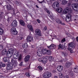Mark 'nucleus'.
Here are the masks:
<instances>
[{
    "mask_svg": "<svg viewBox=\"0 0 78 78\" xmlns=\"http://www.w3.org/2000/svg\"><path fill=\"white\" fill-rule=\"evenodd\" d=\"M22 39H23V37H21L20 38V40H22Z\"/></svg>",
    "mask_w": 78,
    "mask_h": 78,
    "instance_id": "680f3d73",
    "label": "nucleus"
},
{
    "mask_svg": "<svg viewBox=\"0 0 78 78\" xmlns=\"http://www.w3.org/2000/svg\"><path fill=\"white\" fill-rule=\"evenodd\" d=\"M51 51L50 50H48L47 49V52L46 54H47L48 55H51Z\"/></svg>",
    "mask_w": 78,
    "mask_h": 78,
    "instance_id": "72a5a7b5",
    "label": "nucleus"
},
{
    "mask_svg": "<svg viewBox=\"0 0 78 78\" xmlns=\"http://www.w3.org/2000/svg\"><path fill=\"white\" fill-rule=\"evenodd\" d=\"M76 18L77 20H78V16H76Z\"/></svg>",
    "mask_w": 78,
    "mask_h": 78,
    "instance_id": "e2e57ef3",
    "label": "nucleus"
},
{
    "mask_svg": "<svg viewBox=\"0 0 78 78\" xmlns=\"http://www.w3.org/2000/svg\"><path fill=\"white\" fill-rule=\"evenodd\" d=\"M13 67H13V65H12V63L9 64L8 65H7L6 67L7 70H12Z\"/></svg>",
    "mask_w": 78,
    "mask_h": 78,
    "instance_id": "1a4fd4ad",
    "label": "nucleus"
},
{
    "mask_svg": "<svg viewBox=\"0 0 78 78\" xmlns=\"http://www.w3.org/2000/svg\"><path fill=\"white\" fill-rule=\"evenodd\" d=\"M27 27L30 31H33V28L32 25L30 24H28L27 25Z\"/></svg>",
    "mask_w": 78,
    "mask_h": 78,
    "instance_id": "6ab92c4d",
    "label": "nucleus"
},
{
    "mask_svg": "<svg viewBox=\"0 0 78 78\" xmlns=\"http://www.w3.org/2000/svg\"><path fill=\"white\" fill-rule=\"evenodd\" d=\"M62 45L60 44L58 45V49H59V48H62Z\"/></svg>",
    "mask_w": 78,
    "mask_h": 78,
    "instance_id": "c03bdc74",
    "label": "nucleus"
},
{
    "mask_svg": "<svg viewBox=\"0 0 78 78\" xmlns=\"http://www.w3.org/2000/svg\"><path fill=\"white\" fill-rule=\"evenodd\" d=\"M18 58H19L18 59V61H19V62H20L21 61V60H22V57L20 55Z\"/></svg>",
    "mask_w": 78,
    "mask_h": 78,
    "instance_id": "37998d69",
    "label": "nucleus"
},
{
    "mask_svg": "<svg viewBox=\"0 0 78 78\" xmlns=\"http://www.w3.org/2000/svg\"><path fill=\"white\" fill-rule=\"evenodd\" d=\"M47 62V58H44L42 60V62L43 64H46Z\"/></svg>",
    "mask_w": 78,
    "mask_h": 78,
    "instance_id": "a878e982",
    "label": "nucleus"
},
{
    "mask_svg": "<svg viewBox=\"0 0 78 78\" xmlns=\"http://www.w3.org/2000/svg\"><path fill=\"white\" fill-rule=\"evenodd\" d=\"M20 56V54H19V52L17 51H15V52H14V54L13 55V58L14 59H18L19 57Z\"/></svg>",
    "mask_w": 78,
    "mask_h": 78,
    "instance_id": "20e7f679",
    "label": "nucleus"
},
{
    "mask_svg": "<svg viewBox=\"0 0 78 78\" xmlns=\"http://www.w3.org/2000/svg\"><path fill=\"white\" fill-rule=\"evenodd\" d=\"M24 49H26L28 47V44L27 43H25L22 46Z\"/></svg>",
    "mask_w": 78,
    "mask_h": 78,
    "instance_id": "bb28decb",
    "label": "nucleus"
},
{
    "mask_svg": "<svg viewBox=\"0 0 78 78\" xmlns=\"http://www.w3.org/2000/svg\"><path fill=\"white\" fill-rule=\"evenodd\" d=\"M34 25H37V23L35 22V23H34Z\"/></svg>",
    "mask_w": 78,
    "mask_h": 78,
    "instance_id": "0e129e2a",
    "label": "nucleus"
},
{
    "mask_svg": "<svg viewBox=\"0 0 78 78\" xmlns=\"http://www.w3.org/2000/svg\"><path fill=\"white\" fill-rule=\"evenodd\" d=\"M12 56V53H11L10 51H8L6 54V56L8 58H11V56Z\"/></svg>",
    "mask_w": 78,
    "mask_h": 78,
    "instance_id": "f3484780",
    "label": "nucleus"
},
{
    "mask_svg": "<svg viewBox=\"0 0 78 78\" xmlns=\"http://www.w3.org/2000/svg\"><path fill=\"white\" fill-rule=\"evenodd\" d=\"M48 59L50 62H52L53 61V57H52L51 56H50L48 58Z\"/></svg>",
    "mask_w": 78,
    "mask_h": 78,
    "instance_id": "2f4dec72",
    "label": "nucleus"
},
{
    "mask_svg": "<svg viewBox=\"0 0 78 78\" xmlns=\"http://www.w3.org/2000/svg\"><path fill=\"white\" fill-rule=\"evenodd\" d=\"M62 54L65 57H67V55H68L67 53L65 52H62Z\"/></svg>",
    "mask_w": 78,
    "mask_h": 78,
    "instance_id": "c9c22d12",
    "label": "nucleus"
},
{
    "mask_svg": "<svg viewBox=\"0 0 78 78\" xmlns=\"http://www.w3.org/2000/svg\"><path fill=\"white\" fill-rule=\"evenodd\" d=\"M71 7L75 11H78V4L77 3L73 4L71 5Z\"/></svg>",
    "mask_w": 78,
    "mask_h": 78,
    "instance_id": "423d86ee",
    "label": "nucleus"
},
{
    "mask_svg": "<svg viewBox=\"0 0 78 78\" xmlns=\"http://www.w3.org/2000/svg\"><path fill=\"white\" fill-rule=\"evenodd\" d=\"M55 21L57 23H58L61 24V25H65V23H62V21H61L59 19H56Z\"/></svg>",
    "mask_w": 78,
    "mask_h": 78,
    "instance_id": "4468645a",
    "label": "nucleus"
},
{
    "mask_svg": "<svg viewBox=\"0 0 78 78\" xmlns=\"http://www.w3.org/2000/svg\"><path fill=\"white\" fill-rule=\"evenodd\" d=\"M30 56L29 55H27L26 56L24 59V61L25 62H28L29 61V60L30 59Z\"/></svg>",
    "mask_w": 78,
    "mask_h": 78,
    "instance_id": "a211bd4d",
    "label": "nucleus"
},
{
    "mask_svg": "<svg viewBox=\"0 0 78 78\" xmlns=\"http://www.w3.org/2000/svg\"><path fill=\"white\" fill-rule=\"evenodd\" d=\"M23 64V62H22L20 63L19 65L20 66H22Z\"/></svg>",
    "mask_w": 78,
    "mask_h": 78,
    "instance_id": "603ef678",
    "label": "nucleus"
},
{
    "mask_svg": "<svg viewBox=\"0 0 78 78\" xmlns=\"http://www.w3.org/2000/svg\"><path fill=\"white\" fill-rule=\"evenodd\" d=\"M57 69L58 72H62L63 70V66H58L57 68Z\"/></svg>",
    "mask_w": 78,
    "mask_h": 78,
    "instance_id": "ddd939ff",
    "label": "nucleus"
},
{
    "mask_svg": "<svg viewBox=\"0 0 78 78\" xmlns=\"http://www.w3.org/2000/svg\"><path fill=\"white\" fill-rule=\"evenodd\" d=\"M9 51H10V52L12 53H14L15 51H16V49L14 48H11L9 49Z\"/></svg>",
    "mask_w": 78,
    "mask_h": 78,
    "instance_id": "4be33fe9",
    "label": "nucleus"
},
{
    "mask_svg": "<svg viewBox=\"0 0 78 78\" xmlns=\"http://www.w3.org/2000/svg\"><path fill=\"white\" fill-rule=\"evenodd\" d=\"M53 72L54 73H56V71H55V70H53Z\"/></svg>",
    "mask_w": 78,
    "mask_h": 78,
    "instance_id": "69168bd1",
    "label": "nucleus"
},
{
    "mask_svg": "<svg viewBox=\"0 0 78 78\" xmlns=\"http://www.w3.org/2000/svg\"><path fill=\"white\" fill-rule=\"evenodd\" d=\"M12 25L14 27H17V22L16 20H15L12 22Z\"/></svg>",
    "mask_w": 78,
    "mask_h": 78,
    "instance_id": "dca6fc26",
    "label": "nucleus"
},
{
    "mask_svg": "<svg viewBox=\"0 0 78 78\" xmlns=\"http://www.w3.org/2000/svg\"><path fill=\"white\" fill-rule=\"evenodd\" d=\"M67 3V1H65V0L63 1L62 2V5H64L65 4H66Z\"/></svg>",
    "mask_w": 78,
    "mask_h": 78,
    "instance_id": "79ce46f5",
    "label": "nucleus"
},
{
    "mask_svg": "<svg viewBox=\"0 0 78 78\" xmlns=\"http://www.w3.org/2000/svg\"><path fill=\"white\" fill-rule=\"evenodd\" d=\"M2 54L3 55H6L7 53V50L6 49H4L2 50Z\"/></svg>",
    "mask_w": 78,
    "mask_h": 78,
    "instance_id": "412c9836",
    "label": "nucleus"
},
{
    "mask_svg": "<svg viewBox=\"0 0 78 78\" xmlns=\"http://www.w3.org/2000/svg\"><path fill=\"white\" fill-rule=\"evenodd\" d=\"M13 14H15V13H16V10H13Z\"/></svg>",
    "mask_w": 78,
    "mask_h": 78,
    "instance_id": "4d7b16f0",
    "label": "nucleus"
},
{
    "mask_svg": "<svg viewBox=\"0 0 78 78\" xmlns=\"http://www.w3.org/2000/svg\"><path fill=\"white\" fill-rule=\"evenodd\" d=\"M0 66L1 67H4L6 66V65H5V63H1L0 64Z\"/></svg>",
    "mask_w": 78,
    "mask_h": 78,
    "instance_id": "ea45409f",
    "label": "nucleus"
},
{
    "mask_svg": "<svg viewBox=\"0 0 78 78\" xmlns=\"http://www.w3.org/2000/svg\"><path fill=\"white\" fill-rule=\"evenodd\" d=\"M59 78H62V77H63V76H64V74H63V73H59Z\"/></svg>",
    "mask_w": 78,
    "mask_h": 78,
    "instance_id": "e433bc0d",
    "label": "nucleus"
},
{
    "mask_svg": "<svg viewBox=\"0 0 78 78\" xmlns=\"http://www.w3.org/2000/svg\"><path fill=\"white\" fill-rule=\"evenodd\" d=\"M42 52V54H43V55H45L46 54H47V49H45L44 50H43V49Z\"/></svg>",
    "mask_w": 78,
    "mask_h": 78,
    "instance_id": "473e14b6",
    "label": "nucleus"
},
{
    "mask_svg": "<svg viewBox=\"0 0 78 78\" xmlns=\"http://www.w3.org/2000/svg\"><path fill=\"white\" fill-rule=\"evenodd\" d=\"M2 49H3V46L2 45H0V50H2Z\"/></svg>",
    "mask_w": 78,
    "mask_h": 78,
    "instance_id": "a18cd8bd",
    "label": "nucleus"
},
{
    "mask_svg": "<svg viewBox=\"0 0 78 78\" xmlns=\"http://www.w3.org/2000/svg\"><path fill=\"white\" fill-rule=\"evenodd\" d=\"M73 71L75 73H78V66H76L73 69Z\"/></svg>",
    "mask_w": 78,
    "mask_h": 78,
    "instance_id": "b1692460",
    "label": "nucleus"
},
{
    "mask_svg": "<svg viewBox=\"0 0 78 78\" xmlns=\"http://www.w3.org/2000/svg\"><path fill=\"white\" fill-rule=\"evenodd\" d=\"M75 48V46L73 42L69 43L68 45V48H67L68 50L70 51V53H73L72 49Z\"/></svg>",
    "mask_w": 78,
    "mask_h": 78,
    "instance_id": "f03ea898",
    "label": "nucleus"
},
{
    "mask_svg": "<svg viewBox=\"0 0 78 78\" xmlns=\"http://www.w3.org/2000/svg\"><path fill=\"white\" fill-rule=\"evenodd\" d=\"M26 75L27 76H28L30 77V73H27L26 74Z\"/></svg>",
    "mask_w": 78,
    "mask_h": 78,
    "instance_id": "49530a36",
    "label": "nucleus"
},
{
    "mask_svg": "<svg viewBox=\"0 0 78 78\" xmlns=\"http://www.w3.org/2000/svg\"><path fill=\"white\" fill-rule=\"evenodd\" d=\"M72 10L71 9H69V7H66L65 9L63 12V14H66L67 13H69L67 15L66 18V22H70L72 18V15L70 14L72 13Z\"/></svg>",
    "mask_w": 78,
    "mask_h": 78,
    "instance_id": "f257e3e1",
    "label": "nucleus"
},
{
    "mask_svg": "<svg viewBox=\"0 0 78 78\" xmlns=\"http://www.w3.org/2000/svg\"><path fill=\"white\" fill-rule=\"evenodd\" d=\"M71 65H72V63L71 62H66V66L67 68H68V67H69Z\"/></svg>",
    "mask_w": 78,
    "mask_h": 78,
    "instance_id": "393cba45",
    "label": "nucleus"
},
{
    "mask_svg": "<svg viewBox=\"0 0 78 78\" xmlns=\"http://www.w3.org/2000/svg\"><path fill=\"white\" fill-rule=\"evenodd\" d=\"M11 31L14 35H17V31L16 30V28L15 27H12L11 29Z\"/></svg>",
    "mask_w": 78,
    "mask_h": 78,
    "instance_id": "6e6552de",
    "label": "nucleus"
},
{
    "mask_svg": "<svg viewBox=\"0 0 78 78\" xmlns=\"http://www.w3.org/2000/svg\"><path fill=\"white\" fill-rule=\"evenodd\" d=\"M16 3H18V4H19V5H20V2L17 1H16Z\"/></svg>",
    "mask_w": 78,
    "mask_h": 78,
    "instance_id": "6e6d98bb",
    "label": "nucleus"
},
{
    "mask_svg": "<svg viewBox=\"0 0 78 78\" xmlns=\"http://www.w3.org/2000/svg\"><path fill=\"white\" fill-rule=\"evenodd\" d=\"M47 30V26H45L44 27V31H46Z\"/></svg>",
    "mask_w": 78,
    "mask_h": 78,
    "instance_id": "09e8293b",
    "label": "nucleus"
},
{
    "mask_svg": "<svg viewBox=\"0 0 78 78\" xmlns=\"http://www.w3.org/2000/svg\"><path fill=\"white\" fill-rule=\"evenodd\" d=\"M54 78H58V76H55Z\"/></svg>",
    "mask_w": 78,
    "mask_h": 78,
    "instance_id": "774afa93",
    "label": "nucleus"
},
{
    "mask_svg": "<svg viewBox=\"0 0 78 78\" xmlns=\"http://www.w3.org/2000/svg\"><path fill=\"white\" fill-rule=\"evenodd\" d=\"M51 76V73L48 72H44L43 74V77L44 78H50Z\"/></svg>",
    "mask_w": 78,
    "mask_h": 78,
    "instance_id": "7ed1b4c3",
    "label": "nucleus"
},
{
    "mask_svg": "<svg viewBox=\"0 0 78 78\" xmlns=\"http://www.w3.org/2000/svg\"><path fill=\"white\" fill-rule=\"evenodd\" d=\"M25 21H27L28 20H27V16H25Z\"/></svg>",
    "mask_w": 78,
    "mask_h": 78,
    "instance_id": "5fc2aeb1",
    "label": "nucleus"
},
{
    "mask_svg": "<svg viewBox=\"0 0 78 78\" xmlns=\"http://www.w3.org/2000/svg\"><path fill=\"white\" fill-rule=\"evenodd\" d=\"M36 7H37V8H39V6H38V5H36Z\"/></svg>",
    "mask_w": 78,
    "mask_h": 78,
    "instance_id": "338daca9",
    "label": "nucleus"
},
{
    "mask_svg": "<svg viewBox=\"0 0 78 78\" xmlns=\"http://www.w3.org/2000/svg\"><path fill=\"white\" fill-rule=\"evenodd\" d=\"M7 10L8 11H10V10H11L12 9V7L10 5H8L7 6Z\"/></svg>",
    "mask_w": 78,
    "mask_h": 78,
    "instance_id": "cd10ccee",
    "label": "nucleus"
},
{
    "mask_svg": "<svg viewBox=\"0 0 78 78\" xmlns=\"http://www.w3.org/2000/svg\"><path fill=\"white\" fill-rule=\"evenodd\" d=\"M7 20L8 22H9L10 21V18H8L7 19Z\"/></svg>",
    "mask_w": 78,
    "mask_h": 78,
    "instance_id": "864d4df0",
    "label": "nucleus"
},
{
    "mask_svg": "<svg viewBox=\"0 0 78 78\" xmlns=\"http://www.w3.org/2000/svg\"><path fill=\"white\" fill-rule=\"evenodd\" d=\"M15 61L16 60L15 59H14L13 58L12 59L11 62H12V63H13L12 65H14V64Z\"/></svg>",
    "mask_w": 78,
    "mask_h": 78,
    "instance_id": "a19ab883",
    "label": "nucleus"
},
{
    "mask_svg": "<svg viewBox=\"0 0 78 78\" xmlns=\"http://www.w3.org/2000/svg\"><path fill=\"white\" fill-rule=\"evenodd\" d=\"M47 47L48 48L50 49V50H52V49H53V48H56V46H55L54 44H52L50 46H47Z\"/></svg>",
    "mask_w": 78,
    "mask_h": 78,
    "instance_id": "2eb2a0df",
    "label": "nucleus"
},
{
    "mask_svg": "<svg viewBox=\"0 0 78 78\" xmlns=\"http://www.w3.org/2000/svg\"><path fill=\"white\" fill-rule=\"evenodd\" d=\"M18 64V62H17V60H15V63L13 64V67H16L17 66V65Z\"/></svg>",
    "mask_w": 78,
    "mask_h": 78,
    "instance_id": "f704fd0d",
    "label": "nucleus"
},
{
    "mask_svg": "<svg viewBox=\"0 0 78 78\" xmlns=\"http://www.w3.org/2000/svg\"><path fill=\"white\" fill-rule=\"evenodd\" d=\"M37 21L38 23H41V20L39 19H37Z\"/></svg>",
    "mask_w": 78,
    "mask_h": 78,
    "instance_id": "8fccbe9b",
    "label": "nucleus"
},
{
    "mask_svg": "<svg viewBox=\"0 0 78 78\" xmlns=\"http://www.w3.org/2000/svg\"><path fill=\"white\" fill-rule=\"evenodd\" d=\"M20 25H22V26H23V27H24V26H25V22L23 20H20Z\"/></svg>",
    "mask_w": 78,
    "mask_h": 78,
    "instance_id": "5701e85b",
    "label": "nucleus"
},
{
    "mask_svg": "<svg viewBox=\"0 0 78 78\" xmlns=\"http://www.w3.org/2000/svg\"><path fill=\"white\" fill-rule=\"evenodd\" d=\"M76 41L77 42H78V37H77L76 38Z\"/></svg>",
    "mask_w": 78,
    "mask_h": 78,
    "instance_id": "052dcab7",
    "label": "nucleus"
},
{
    "mask_svg": "<svg viewBox=\"0 0 78 78\" xmlns=\"http://www.w3.org/2000/svg\"><path fill=\"white\" fill-rule=\"evenodd\" d=\"M43 50V49L41 47L39 48L37 50V54L38 56L41 57V56H42V51Z\"/></svg>",
    "mask_w": 78,
    "mask_h": 78,
    "instance_id": "39448f33",
    "label": "nucleus"
},
{
    "mask_svg": "<svg viewBox=\"0 0 78 78\" xmlns=\"http://www.w3.org/2000/svg\"><path fill=\"white\" fill-rule=\"evenodd\" d=\"M69 77L68 75L64 76V78H69Z\"/></svg>",
    "mask_w": 78,
    "mask_h": 78,
    "instance_id": "3c124183",
    "label": "nucleus"
},
{
    "mask_svg": "<svg viewBox=\"0 0 78 78\" xmlns=\"http://www.w3.org/2000/svg\"><path fill=\"white\" fill-rule=\"evenodd\" d=\"M4 33V30L2 28H0V35H2Z\"/></svg>",
    "mask_w": 78,
    "mask_h": 78,
    "instance_id": "7c9ffc66",
    "label": "nucleus"
},
{
    "mask_svg": "<svg viewBox=\"0 0 78 78\" xmlns=\"http://www.w3.org/2000/svg\"><path fill=\"white\" fill-rule=\"evenodd\" d=\"M59 4L57 2H55L52 5V7L54 9H57L59 8Z\"/></svg>",
    "mask_w": 78,
    "mask_h": 78,
    "instance_id": "0eeeda50",
    "label": "nucleus"
},
{
    "mask_svg": "<svg viewBox=\"0 0 78 78\" xmlns=\"http://www.w3.org/2000/svg\"><path fill=\"white\" fill-rule=\"evenodd\" d=\"M68 73L69 74V75L71 78H73V77L74 76V74H73V73L72 70L70 69L69 70Z\"/></svg>",
    "mask_w": 78,
    "mask_h": 78,
    "instance_id": "9b49d317",
    "label": "nucleus"
},
{
    "mask_svg": "<svg viewBox=\"0 0 78 78\" xmlns=\"http://www.w3.org/2000/svg\"><path fill=\"white\" fill-rule=\"evenodd\" d=\"M65 41L66 39H65V38H64L62 40L61 42H62V43H63V42H65Z\"/></svg>",
    "mask_w": 78,
    "mask_h": 78,
    "instance_id": "de8ad7c7",
    "label": "nucleus"
},
{
    "mask_svg": "<svg viewBox=\"0 0 78 78\" xmlns=\"http://www.w3.org/2000/svg\"><path fill=\"white\" fill-rule=\"evenodd\" d=\"M35 33L39 36H41L42 35V33H41V31L39 29H37L35 30Z\"/></svg>",
    "mask_w": 78,
    "mask_h": 78,
    "instance_id": "9d476101",
    "label": "nucleus"
},
{
    "mask_svg": "<svg viewBox=\"0 0 78 78\" xmlns=\"http://www.w3.org/2000/svg\"><path fill=\"white\" fill-rule=\"evenodd\" d=\"M56 11L60 13L62 12V9L61 8H59L57 9Z\"/></svg>",
    "mask_w": 78,
    "mask_h": 78,
    "instance_id": "c85d7f7f",
    "label": "nucleus"
},
{
    "mask_svg": "<svg viewBox=\"0 0 78 78\" xmlns=\"http://www.w3.org/2000/svg\"><path fill=\"white\" fill-rule=\"evenodd\" d=\"M4 15L5 14H4L3 12L2 11L0 12V18L3 19V17H5V16H4Z\"/></svg>",
    "mask_w": 78,
    "mask_h": 78,
    "instance_id": "aec40b11",
    "label": "nucleus"
},
{
    "mask_svg": "<svg viewBox=\"0 0 78 78\" xmlns=\"http://www.w3.org/2000/svg\"><path fill=\"white\" fill-rule=\"evenodd\" d=\"M38 61H39L40 62H42V60H41V59H38Z\"/></svg>",
    "mask_w": 78,
    "mask_h": 78,
    "instance_id": "13d9d810",
    "label": "nucleus"
},
{
    "mask_svg": "<svg viewBox=\"0 0 78 78\" xmlns=\"http://www.w3.org/2000/svg\"><path fill=\"white\" fill-rule=\"evenodd\" d=\"M23 52L24 53H26V50H25V49H24V50L23 51Z\"/></svg>",
    "mask_w": 78,
    "mask_h": 78,
    "instance_id": "bf43d9fd",
    "label": "nucleus"
},
{
    "mask_svg": "<svg viewBox=\"0 0 78 78\" xmlns=\"http://www.w3.org/2000/svg\"><path fill=\"white\" fill-rule=\"evenodd\" d=\"M27 40L28 42H33V37L30 36H28L27 38Z\"/></svg>",
    "mask_w": 78,
    "mask_h": 78,
    "instance_id": "f8f14e48",
    "label": "nucleus"
},
{
    "mask_svg": "<svg viewBox=\"0 0 78 78\" xmlns=\"http://www.w3.org/2000/svg\"><path fill=\"white\" fill-rule=\"evenodd\" d=\"M44 10L46 11V12H47V13H48L49 14H50V11L47 9L45 8L44 9Z\"/></svg>",
    "mask_w": 78,
    "mask_h": 78,
    "instance_id": "58836bf2",
    "label": "nucleus"
},
{
    "mask_svg": "<svg viewBox=\"0 0 78 78\" xmlns=\"http://www.w3.org/2000/svg\"><path fill=\"white\" fill-rule=\"evenodd\" d=\"M3 60L4 62H7L8 60V58L6 57H4Z\"/></svg>",
    "mask_w": 78,
    "mask_h": 78,
    "instance_id": "4c0bfd02",
    "label": "nucleus"
},
{
    "mask_svg": "<svg viewBox=\"0 0 78 78\" xmlns=\"http://www.w3.org/2000/svg\"><path fill=\"white\" fill-rule=\"evenodd\" d=\"M37 68L39 69V72H40L42 71V70H43V68L41 66H38Z\"/></svg>",
    "mask_w": 78,
    "mask_h": 78,
    "instance_id": "c756f323",
    "label": "nucleus"
}]
</instances>
